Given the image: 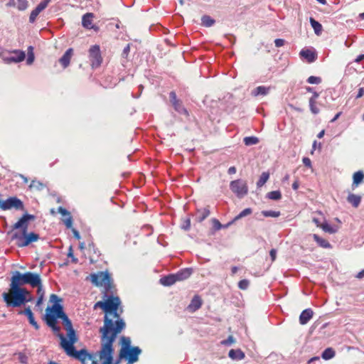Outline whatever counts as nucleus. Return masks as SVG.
Instances as JSON below:
<instances>
[{
	"label": "nucleus",
	"instance_id": "obj_1",
	"mask_svg": "<svg viewBox=\"0 0 364 364\" xmlns=\"http://www.w3.org/2000/svg\"><path fill=\"white\" fill-rule=\"evenodd\" d=\"M35 218V215L26 213L13 225L12 230H21V232H16L11 236V240H16V245L18 247L28 246L31 243L39 240L38 234L34 232H28V222Z\"/></svg>",
	"mask_w": 364,
	"mask_h": 364
},
{
	"label": "nucleus",
	"instance_id": "obj_2",
	"mask_svg": "<svg viewBox=\"0 0 364 364\" xmlns=\"http://www.w3.org/2000/svg\"><path fill=\"white\" fill-rule=\"evenodd\" d=\"M110 323L107 321L104 328H100L99 331L101 333V349L99 351V357L100 360H104L102 364H112L113 363V353L114 348L113 344L119 333H121V329L123 328L122 323L117 325L114 329V333L109 338L107 334L112 330L110 328Z\"/></svg>",
	"mask_w": 364,
	"mask_h": 364
},
{
	"label": "nucleus",
	"instance_id": "obj_3",
	"mask_svg": "<svg viewBox=\"0 0 364 364\" xmlns=\"http://www.w3.org/2000/svg\"><path fill=\"white\" fill-rule=\"evenodd\" d=\"M53 309H55V313L54 314H45L43 320L55 334L60 333V327L57 324L58 318L62 320L65 330L73 327L72 322L65 313L63 306L55 305Z\"/></svg>",
	"mask_w": 364,
	"mask_h": 364
},
{
	"label": "nucleus",
	"instance_id": "obj_4",
	"mask_svg": "<svg viewBox=\"0 0 364 364\" xmlns=\"http://www.w3.org/2000/svg\"><path fill=\"white\" fill-rule=\"evenodd\" d=\"M40 283V275L37 273L27 272L21 273L18 271H15L12 273L11 277L10 289H23L22 287L25 284H29L31 287L35 288V286L38 285Z\"/></svg>",
	"mask_w": 364,
	"mask_h": 364
},
{
	"label": "nucleus",
	"instance_id": "obj_5",
	"mask_svg": "<svg viewBox=\"0 0 364 364\" xmlns=\"http://www.w3.org/2000/svg\"><path fill=\"white\" fill-rule=\"evenodd\" d=\"M9 291L10 293L3 292L1 295L8 307H19L33 301V296L27 289Z\"/></svg>",
	"mask_w": 364,
	"mask_h": 364
},
{
	"label": "nucleus",
	"instance_id": "obj_6",
	"mask_svg": "<svg viewBox=\"0 0 364 364\" xmlns=\"http://www.w3.org/2000/svg\"><path fill=\"white\" fill-rule=\"evenodd\" d=\"M90 277L94 285L103 287V294L112 293V290H116L114 281L110 274L107 271L91 274Z\"/></svg>",
	"mask_w": 364,
	"mask_h": 364
},
{
	"label": "nucleus",
	"instance_id": "obj_7",
	"mask_svg": "<svg viewBox=\"0 0 364 364\" xmlns=\"http://www.w3.org/2000/svg\"><path fill=\"white\" fill-rule=\"evenodd\" d=\"M115 290H112V293L103 294V299L105 300L104 311L105 314L108 315L115 310H118L121 301L119 296H114Z\"/></svg>",
	"mask_w": 364,
	"mask_h": 364
},
{
	"label": "nucleus",
	"instance_id": "obj_8",
	"mask_svg": "<svg viewBox=\"0 0 364 364\" xmlns=\"http://www.w3.org/2000/svg\"><path fill=\"white\" fill-rule=\"evenodd\" d=\"M108 314L112 315L114 318H116L115 321L114 322L112 318H109L108 315L105 314L104 316V325L101 328H104L106 325V322H109L110 324V331L107 334V336L109 338L112 336V334L114 333V329L117 326V325L122 323L123 325V328L121 329V332L125 328L126 323L123 318H122L119 316V314L117 312V310H115L114 311H112V313H109Z\"/></svg>",
	"mask_w": 364,
	"mask_h": 364
},
{
	"label": "nucleus",
	"instance_id": "obj_9",
	"mask_svg": "<svg viewBox=\"0 0 364 364\" xmlns=\"http://www.w3.org/2000/svg\"><path fill=\"white\" fill-rule=\"evenodd\" d=\"M230 190L237 198H242L248 193V187L246 182L241 179L235 180L230 183Z\"/></svg>",
	"mask_w": 364,
	"mask_h": 364
},
{
	"label": "nucleus",
	"instance_id": "obj_10",
	"mask_svg": "<svg viewBox=\"0 0 364 364\" xmlns=\"http://www.w3.org/2000/svg\"><path fill=\"white\" fill-rule=\"evenodd\" d=\"M88 57L92 68L100 66L102 62L100 48L98 45L92 46L88 50Z\"/></svg>",
	"mask_w": 364,
	"mask_h": 364
},
{
	"label": "nucleus",
	"instance_id": "obj_11",
	"mask_svg": "<svg viewBox=\"0 0 364 364\" xmlns=\"http://www.w3.org/2000/svg\"><path fill=\"white\" fill-rule=\"evenodd\" d=\"M0 208L3 210L15 209L16 210H23V203L17 197H9L1 203Z\"/></svg>",
	"mask_w": 364,
	"mask_h": 364
},
{
	"label": "nucleus",
	"instance_id": "obj_12",
	"mask_svg": "<svg viewBox=\"0 0 364 364\" xmlns=\"http://www.w3.org/2000/svg\"><path fill=\"white\" fill-rule=\"evenodd\" d=\"M141 353V350L138 346H133L122 353L121 352V358H124L128 362V364H133L138 361L139 355Z\"/></svg>",
	"mask_w": 364,
	"mask_h": 364
},
{
	"label": "nucleus",
	"instance_id": "obj_13",
	"mask_svg": "<svg viewBox=\"0 0 364 364\" xmlns=\"http://www.w3.org/2000/svg\"><path fill=\"white\" fill-rule=\"evenodd\" d=\"M18 314H23L27 316L29 323L33 326V328L36 330H38L40 328V326L38 323L36 321L33 314L30 308V306H28L24 309V310H21L18 312Z\"/></svg>",
	"mask_w": 364,
	"mask_h": 364
},
{
	"label": "nucleus",
	"instance_id": "obj_14",
	"mask_svg": "<svg viewBox=\"0 0 364 364\" xmlns=\"http://www.w3.org/2000/svg\"><path fill=\"white\" fill-rule=\"evenodd\" d=\"M93 18L94 14L92 13H87L85 15H83L82 18V26L87 29H94L97 31L98 29V27L92 24Z\"/></svg>",
	"mask_w": 364,
	"mask_h": 364
},
{
	"label": "nucleus",
	"instance_id": "obj_15",
	"mask_svg": "<svg viewBox=\"0 0 364 364\" xmlns=\"http://www.w3.org/2000/svg\"><path fill=\"white\" fill-rule=\"evenodd\" d=\"M299 55L301 58L306 59L308 63H313L317 58L316 52L310 49H302Z\"/></svg>",
	"mask_w": 364,
	"mask_h": 364
},
{
	"label": "nucleus",
	"instance_id": "obj_16",
	"mask_svg": "<svg viewBox=\"0 0 364 364\" xmlns=\"http://www.w3.org/2000/svg\"><path fill=\"white\" fill-rule=\"evenodd\" d=\"M50 302L51 303H53V305L52 306H48L46 309V314H54L55 312V309H53V308L57 305V306H62L60 302L62 301V299L59 298V296L55 294H50V299H49Z\"/></svg>",
	"mask_w": 364,
	"mask_h": 364
},
{
	"label": "nucleus",
	"instance_id": "obj_17",
	"mask_svg": "<svg viewBox=\"0 0 364 364\" xmlns=\"http://www.w3.org/2000/svg\"><path fill=\"white\" fill-rule=\"evenodd\" d=\"M73 54V49L68 48L63 56L59 59L60 63L64 68H67L70 65L71 57Z\"/></svg>",
	"mask_w": 364,
	"mask_h": 364
},
{
	"label": "nucleus",
	"instance_id": "obj_18",
	"mask_svg": "<svg viewBox=\"0 0 364 364\" xmlns=\"http://www.w3.org/2000/svg\"><path fill=\"white\" fill-rule=\"evenodd\" d=\"M314 312L311 309L304 310L299 316V323L301 325L306 324L313 317Z\"/></svg>",
	"mask_w": 364,
	"mask_h": 364
},
{
	"label": "nucleus",
	"instance_id": "obj_19",
	"mask_svg": "<svg viewBox=\"0 0 364 364\" xmlns=\"http://www.w3.org/2000/svg\"><path fill=\"white\" fill-rule=\"evenodd\" d=\"M192 269L185 268L179 270L175 274L177 281H183L188 279L192 274Z\"/></svg>",
	"mask_w": 364,
	"mask_h": 364
},
{
	"label": "nucleus",
	"instance_id": "obj_20",
	"mask_svg": "<svg viewBox=\"0 0 364 364\" xmlns=\"http://www.w3.org/2000/svg\"><path fill=\"white\" fill-rule=\"evenodd\" d=\"M28 2L27 0H9L8 6H16L20 11H23L27 9Z\"/></svg>",
	"mask_w": 364,
	"mask_h": 364
},
{
	"label": "nucleus",
	"instance_id": "obj_21",
	"mask_svg": "<svg viewBox=\"0 0 364 364\" xmlns=\"http://www.w3.org/2000/svg\"><path fill=\"white\" fill-rule=\"evenodd\" d=\"M45 9L46 8H45L44 4H38V5L31 11L30 16H29V22L30 23L35 22L38 14Z\"/></svg>",
	"mask_w": 364,
	"mask_h": 364
},
{
	"label": "nucleus",
	"instance_id": "obj_22",
	"mask_svg": "<svg viewBox=\"0 0 364 364\" xmlns=\"http://www.w3.org/2000/svg\"><path fill=\"white\" fill-rule=\"evenodd\" d=\"M229 357L235 360H242L245 355L240 349H231L228 353Z\"/></svg>",
	"mask_w": 364,
	"mask_h": 364
},
{
	"label": "nucleus",
	"instance_id": "obj_23",
	"mask_svg": "<svg viewBox=\"0 0 364 364\" xmlns=\"http://www.w3.org/2000/svg\"><path fill=\"white\" fill-rule=\"evenodd\" d=\"M12 55L13 54L11 53V51L4 49L0 50V58L5 63L9 64L11 63L12 61L16 60V59L11 58Z\"/></svg>",
	"mask_w": 364,
	"mask_h": 364
},
{
	"label": "nucleus",
	"instance_id": "obj_24",
	"mask_svg": "<svg viewBox=\"0 0 364 364\" xmlns=\"http://www.w3.org/2000/svg\"><path fill=\"white\" fill-rule=\"evenodd\" d=\"M364 173L362 171H358L354 173L353 176L352 188H356L363 180Z\"/></svg>",
	"mask_w": 364,
	"mask_h": 364
},
{
	"label": "nucleus",
	"instance_id": "obj_25",
	"mask_svg": "<svg viewBox=\"0 0 364 364\" xmlns=\"http://www.w3.org/2000/svg\"><path fill=\"white\" fill-rule=\"evenodd\" d=\"M361 196L354 193H349L347 197V201L354 208H358L361 202Z\"/></svg>",
	"mask_w": 364,
	"mask_h": 364
},
{
	"label": "nucleus",
	"instance_id": "obj_26",
	"mask_svg": "<svg viewBox=\"0 0 364 364\" xmlns=\"http://www.w3.org/2000/svg\"><path fill=\"white\" fill-rule=\"evenodd\" d=\"M176 282H177V279L175 277V274H168L160 279V283L166 287L173 285Z\"/></svg>",
	"mask_w": 364,
	"mask_h": 364
},
{
	"label": "nucleus",
	"instance_id": "obj_27",
	"mask_svg": "<svg viewBox=\"0 0 364 364\" xmlns=\"http://www.w3.org/2000/svg\"><path fill=\"white\" fill-rule=\"evenodd\" d=\"M74 358L84 363L87 358L91 359L92 355L88 353L86 349H81L80 350H77Z\"/></svg>",
	"mask_w": 364,
	"mask_h": 364
},
{
	"label": "nucleus",
	"instance_id": "obj_28",
	"mask_svg": "<svg viewBox=\"0 0 364 364\" xmlns=\"http://www.w3.org/2000/svg\"><path fill=\"white\" fill-rule=\"evenodd\" d=\"M202 305V301L199 296L196 295L192 299L191 304L188 306V309L195 311L200 308Z\"/></svg>",
	"mask_w": 364,
	"mask_h": 364
},
{
	"label": "nucleus",
	"instance_id": "obj_29",
	"mask_svg": "<svg viewBox=\"0 0 364 364\" xmlns=\"http://www.w3.org/2000/svg\"><path fill=\"white\" fill-rule=\"evenodd\" d=\"M210 214V210L208 207H206L203 209H198L197 210V221L199 223L203 222L206 218H208Z\"/></svg>",
	"mask_w": 364,
	"mask_h": 364
},
{
	"label": "nucleus",
	"instance_id": "obj_30",
	"mask_svg": "<svg viewBox=\"0 0 364 364\" xmlns=\"http://www.w3.org/2000/svg\"><path fill=\"white\" fill-rule=\"evenodd\" d=\"M313 238L315 242L321 247L326 248V249H330L331 248V245L325 239L321 237L316 234L313 235Z\"/></svg>",
	"mask_w": 364,
	"mask_h": 364
},
{
	"label": "nucleus",
	"instance_id": "obj_31",
	"mask_svg": "<svg viewBox=\"0 0 364 364\" xmlns=\"http://www.w3.org/2000/svg\"><path fill=\"white\" fill-rule=\"evenodd\" d=\"M55 335L60 339V345L65 350L70 348V346H72L73 345H74V343H75V341L70 340L68 341L63 333H57Z\"/></svg>",
	"mask_w": 364,
	"mask_h": 364
},
{
	"label": "nucleus",
	"instance_id": "obj_32",
	"mask_svg": "<svg viewBox=\"0 0 364 364\" xmlns=\"http://www.w3.org/2000/svg\"><path fill=\"white\" fill-rule=\"evenodd\" d=\"M269 87H267L264 86H258L252 91V95L255 97L259 95L265 96L269 93Z\"/></svg>",
	"mask_w": 364,
	"mask_h": 364
},
{
	"label": "nucleus",
	"instance_id": "obj_33",
	"mask_svg": "<svg viewBox=\"0 0 364 364\" xmlns=\"http://www.w3.org/2000/svg\"><path fill=\"white\" fill-rule=\"evenodd\" d=\"M11 53L13 54L11 55V58L16 60L15 61H12V63H19V62H21L26 58L25 52L19 50H12Z\"/></svg>",
	"mask_w": 364,
	"mask_h": 364
},
{
	"label": "nucleus",
	"instance_id": "obj_34",
	"mask_svg": "<svg viewBox=\"0 0 364 364\" xmlns=\"http://www.w3.org/2000/svg\"><path fill=\"white\" fill-rule=\"evenodd\" d=\"M120 341L122 347L119 351L122 352V353H124V352L127 349L132 347L131 346V339L129 337L122 336Z\"/></svg>",
	"mask_w": 364,
	"mask_h": 364
},
{
	"label": "nucleus",
	"instance_id": "obj_35",
	"mask_svg": "<svg viewBox=\"0 0 364 364\" xmlns=\"http://www.w3.org/2000/svg\"><path fill=\"white\" fill-rule=\"evenodd\" d=\"M311 26L314 30L315 33L319 36L322 32V25L314 18L311 17L309 19Z\"/></svg>",
	"mask_w": 364,
	"mask_h": 364
},
{
	"label": "nucleus",
	"instance_id": "obj_36",
	"mask_svg": "<svg viewBox=\"0 0 364 364\" xmlns=\"http://www.w3.org/2000/svg\"><path fill=\"white\" fill-rule=\"evenodd\" d=\"M335 354V350L332 348H327L323 351L321 357L323 359L327 360L333 358Z\"/></svg>",
	"mask_w": 364,
	"mask_h": 364
},
{
	"label": "nucleus",
	"instance_id": "obj_37",
	"mask_svg": "<svg viewBox=\"0 0 364 364\" xmlns=\"http://www.w3.org/2000/svg\"><path fill=\"white\" fill-rule=\"evenodd\" d=\"M172 105L174 107L175 110L178 113L185 114L186 115L188 114V111L183 107L181 101H180L179 100L172 103Z\"/></svg>",
	"mask_w": 364,
	"mask_h": 364
},
{
	"label": "nucleus",
	"instance_id": "obj_38",
	"mask_svg": "<svg viewBox=\"0 0 364 364\" xmlns=\"http://www.w3.org/2000/svg\"><path fill=\"white\" fill-rule=\"evenodd\" d=\"M321 228L326 232L333 234L337 232V228L329 225L326 221L322 223Z\"/></svg>",
	"mask_w": 364,
	"mask_h": 364
},
{
	"label": "nucleus",
	"instance_id": "obj_39",
	"mask_svg": "<svg viewBox=\"0 0 364 364\" xmlns=\"http://www.w3.org/2000/svg\"><path fill=\"white\" fill-rule=\"evenodd\" d=\"M243 141L246 146H249L257 144L259 141L257 136H252L245 137L243 139Z\"/></svg>",
	"mask_w": 364,
	"mask_h": 364
},
{
	"label": "nucleus",
	"instance_id": "obj_40",
	"mask_svg": "<svg viewBox=\"0 0 364 364\" xmlns=\"http://www.w3.org/2000/svg\"><path fill=\"white\" fill-rule=\"evenodd\" d=\"M269 178V173L263 172L257 182V186L258 188L263 186L265 184V183L268 181Z\"/></svg>",
	"mask_w": 364,
	"mask_h": 364
},
{
	"label": "nucleus",
	"instance_id": "obj_41",
	"mask_svg": "<svg viewBox=\"0 0 364 364\" xmlns=\"http://www.w3.org/2000/svg\"><path fill=\"white\" fill-rule=\"evenodd\" d=\"M201 21L202 24L206 27L212 26L215 23V20L207 15H205L201 18Z\"/></svg>",
	"mask_w": 364,
	"mask_h": 364
},
{
	"label": "nucleus",
	"instance_id": "obj_42",
	"mask_svg": "<svg viewBox=\"0 0 364 364\" xmlns=\"http://www.w3.org/2000/svg\"><path fill=\"white\" fill-rule=\"evenodd\" d=\"M267 198L271 200H278L282 198V193L279 191H273L271 192H269L267 194Z\"/></svg>",
	"mask_w": 364,
	"mask_h": 364
},
{
	"label": "nucleus",
	"instance_id": "obj_43",
	"mask_svg": "<svg viewBox=\"0 0 364 364\" xmlns=\"http://www.w3.org/2000/svg\"><path fill=\"white\" fill-rule=\"evenodd\" d=\"M252 208H247L245 209H244L242 211H241L237 215H236L235 218H234V220H238L245 216H247L250 214H252Z\"/></svg>",
	"mask_w": 364,
	"mask_h": 364
},
{
	"label": "nucleus",
	"instance_id": "obj_44",
	"mask_svg": "<svg viewBox=\"0 0 364 364\" xmlns=\"http://www.w3.org/2000/svg\"><path fill=\"white\" fill-rule=\"evenodd\" d=\"M45 186L43 183H41L39 181L33 180L29 186V188L31 189L34 188L38 191L43 190Z\"/></svg>",
	"mask_w": 364,
	"mask_h": 364
},
{
	"label": "nucleus",
	"instance_id": "obj_45",
	"mask_svg": "<svg viewBox=\"0 0 364 364\" xmlns=\"http://www.w3.org/2000/svg\"><path fill=\"white\" fill-rule=\"evenodd\" d=\"M34 53H33V48L32 46H29L28 48V57L26 60V63L28 65H31L34 61Z\"/></svg>",
	"mask_w": 364,
	"mask_h": 364
},
{
	"label": "nucleus",
	"instance_id": "obj_46",
	"mask_svg": "<svg viewBox=\"0 0 364 364\" xmlns=\"http://www.w3.org/2000/svg\"><path fill=\"white\" fill-rule=\"evenodd\" d=\"M262 214L264 217H272V218H277L281 215L279 211H275V210H263V211H262Z\"/></svg>",
	"mask_w": 364,
	"mask_h": 364
},
{
	"label": "nucleus",
	"instance_id": "obj_47",
	"mask_svg": "<svg viewBox=\"0 0 364 364\" xmlns=\"http://www.w3.org/2000/svg\"><path fill=\"white\" fill-rule=\"evenodd\" d=\"M35 288H37V294L38 296V298L44 299L45 291H44L43 287L42 280H41V277H40V283H39V284L37 285V286H35Z\"/></svg>",
	"mask_w": 364,
	"mask_h": 364
},
{
	"label": "nucleus",
	"instance_id": "obj_48",
	"mask_svg": "<svg viewBox=\"0 0 364 364\" xmlns=\"http://www.w3.org/2000/svg\"><path fill=\"white\" fill-rule=\"evenodd\" d=\"M66 331L69 340L77 342V338L76 336L75 331L74 330L73 327L66 330Z\"/></svg>",
	"mask_w": 364,
	"mask_h": 364
},
{
	"label": "nucleus",
	"instance_id": "obj_49",
	"mask_svg": "<svg viewBox=\"0 0 364 364\" xmlns=\"http://www.w3.org/2000/svg\"><path fill=\"white\" fill-rule=\"evenodd\" d=\"M316 102L313 101V100H309L310 110L314 114H317L319 112V109L316 107Z\"/></svg>",
	"mask_w": 364,
	"mask_h": 364
},
{
	"label": "nucleus",
	"instance_id": "obj_50",
	"mask_svg": "<svg viewBox=\"0 0 364 364\" xmlns=\"http://www.w3.org/2000/svg\"><path fill=\"white\" fill-rule=\"evenodd\" d=\"M306 81L309 84H319L321 82V78L320 77L310 76Z\"/></svg>",
	"mask_w": 364,
	"mask_h": 364
},
{
	"label": "nucleus",
	"instance_id": "obj_51",
	"mask_svg": "<svg viewBox=\"0 0 364 364\" xmlns=\"http://www.w3.org/2000/svg\"><path fill=\"white\" fill-rule=\"evenodd\" d=\"M250 285V282L247 279H242L238 282V287L240 289L245 290L248 288Z\"/></svg>",
	"mask_w": 364,
	"mask_h": 364
},
{
	"label": "nucleus",
	"instance_id": "obj_52",
	"mask_svg": "<svg viewBox=\"0 0 364 364\" xmlns=\"http://www.w3.org/2000/svg\"><path fill=\"white\" fill-rule=\"evenodd\" d=\"M235 342V339L232 336H229L227 339L221 341V344L223 346H229Z\"/></svg>",
	"mask_w": 364,
	"mask_h": 364
},
{
	"label": "nucleus",
	"instance_id": "obj_53",
	"mask_svg": "<svg viewBox=\"0 0 364 364\" xmlns=\"http://www.w3.org/2000/svg\"><path fill=\"white\" fill-rule=\"evenodd\" d=\"M66 353L71 357H75V355L76 354L77 350L75 349L74 345L68 348L65 350Z\"/></svg>",
	"mask_w": 364,
	"mask_h": 364
},
{
	"label": "nucleus",
	"instance_id": "obj_54",
	"mask_svg": "<svg viewBox=\"0 0 364 364\" xmlns=\"http://www.w3.org/2000/svg\"><path fill=\"white\" fill-rule=\"evenodd\" d=\"M213 226L215 230H219L223 228V225L220 223V221L215 218L212 220Z\"/></svg>",
	"mask_w": 364,
	"mask_h": 364
},
{
	"label": "nucleus",
	"instance_id": "obj_55",
	"mask_svg": "<svg viewBox=\"0 0 364 364\" xmlns=\"http://www.w3.org/2000/svg\"><path fill=\"white\" fill-rule=\"evenodd\" d=\"M181 228L186 231L189 230L191 228V220L189 218L186 219L182 225Z\"/></svg>",
	"mask_w": 364,
	"mask_h": 364
},
{
	"label": "nucleus",
	"instance_id": "obj_56",
	"mask_svg": "<svg viewBox=\"0 0 364 364\" xmlns=\"http://www.w3.org/2000/svg\"><path fill=\"white\" fill-rule=\"evenodd\" d=\"M68 257L72 258L73 262H74V263H77V259L74 257L73 250L72 246H70L69 247L68 253Z\"/></svg>",
	"mask_w": 364,
	"mask_h": 364
},
{
	"label": "nucleus",
	"instance_id": "obj_57",
	"mask_svg": "<svg viewBox=\"0 0 364 364\" xmlns=\"http://www.w3.org/2000/svg\"><path fill=\"white\" fill-rule=\"evenodd\" d=\"M64 224L65 225V226L68 228H70L72 227V225H73V218L70 215H68V218H67L65 220H64Z\"/></svg>",
	"mask_w": 364,
	"mask_h": 364
},
{
	"label": "nucleus",
	"instance_id": "obj_58",
	"mask_svg": "<svg viewBox=\"0 0 364 364\" xmlns=\"http://www.w3.org/2000/svg\"><path fill=\"white\" fill-rule=\"evenodd\" d=\"M130 52V45L127 44L123 49L122 55L124 58H127Z\"/></svg>",
	"mask_w": 364,
	"mask_h": 364
},
{
	"label": "nucleus",
	"instance_id": "obj_59",
	"mask_svg": "<svg viewBox=\"0 0 364 364\" xmlns=\"http://www.w3.org/2000/svg\"><path fill=\"white\" fill-rule=\"evenodd\" d=\"M169 97H170V101H171V104L178 100L177 99L176 94L174 91H171L169 93Z\"/></svg>",
	"mask_w": 364,
	"mask_h": 364
},
{
	"label": "nucleus",
	"instance_id": "obj_60",
	"mask_svg": "<svg viewBox=\"0 0 364 364\" xmlns=\"http://www.w3.org/2000/svg\"><path fill=\"white\" fill-rule=\"evenodd\" d=\"M284 40L282 38H277L274 41L275 46L278 48L283 46L284 45Z\"/></svg>",
	"mask_w": 364,
	"mask_h": 364
},
{
	"label": "nucleus",
	"instance_id": "obj_61",
	"mask_svg": "<svg viewBox=\"0 0 364 364\" xmlns=\"http://www.w3.org/2000/svg\"><path fill=\"white\" fill-rule=\"evenodd\" d=\"M105 307V301H99L97 303H95L94 306V309H96L97 308H100L104 311Z\"/></svg>",
	"mask_w": 364,
	"mask_h": 364
},
{
	"label": "nucleus",
	"instance_id": "obj_62",
	"mask_svg": "<svg viewBox=\"0 0 364 364\" xmlns=\"http://www.w3.org/2000/svg\"><path fill=\"white\" fill-rule=\"evenodd\" d=\"M302 161L305 166L309 168L311 167V161L309 158L304 157Z\"/></svg>",
	"mask_w": 364,
	"mask_h": 364
},
{
	"label": "nucleus",
	"instance_id": "obj_63",
	"mask_svg": "<svg viewBox=\"0 0 364 364\" xmlns=\"http://www.w3.org/2000/svg\"><path fill=\"white\" fill-rule=\"evenodd\" d=\"M58 212L60 214H62L63 215H68H68H70V212L68 210H67L65 208H63L61 206H60L58 208Z\"/></svg>",
	"mask_w": 364,
	"mask_h": 364
},
{
	"label": "nucleus",
	"instance_id": "obj_64",
	"mask_svg": "<svg viewBox=\"0 0 364 364\" xmlns=\"http://www.w3.org/2000/svg\"><path fill=\"white\" fill-rule=\"evenodd\" d=\"M269 255H270L272 261L274 262L276 259V257H277V250L272 249L269 252Z\"/></svg>",
	"mask_w": 364,
	"mask_h": 364
}]
</instances>
